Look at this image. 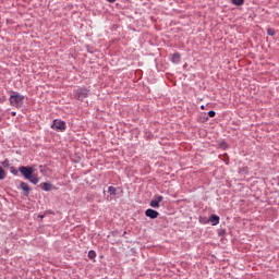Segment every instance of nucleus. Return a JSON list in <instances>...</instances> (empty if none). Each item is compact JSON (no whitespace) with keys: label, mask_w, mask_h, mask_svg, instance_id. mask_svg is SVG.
I'll list each match as a JSON object with an SVG mask.
<instances>
[{"label":"nucleus","mask_w":279,"mask_h":279,"mask_svg":"<svg viewBox=\"0 0 279 279\" xmlns=\"http://www.w3.org/2000/svg\"><path fill=\"white\" fill-rule=\"evenodd\" d=\"M19 171H20V173H22V175H24L25 180H29V182H32V184H38V182L40 181L38 179V175L34 174L33 167L22 166L19 168Z\"/></svg>","instance_id":"1"},{"label":"nucleus","mask_w":279,"mask_h":279,"mask_svg":"<svg viewBox=\"0 0 279 279\" xmlns=\"http://www.w3.org/2000/svg\"><path fill=\"white\" fill-rule=\"evenodd\" d=\"M9 101L11 106L22 108L23 102L25 101V96L21 95L19 92H14L13 95L10 96Z\"/></svg>","instance_id":"2"},{"label":"nucleus","mask_w":279,"mask_h":279,"mask_svg":"<svg viewBox=\"0 0 279 279\" xmlns=\"http://www.w3.org/2000/svg\"><path fill=\"white\" fill-rule=\"evenodd\" d=\"M51 129L57 130V132H64V130H66V122L62 120H54Z\"/></svg>","instance_id":"3"},{"label":"nucleus","mask_w":279,"mask_h":279,"mask_svg":"<svg viewBox=\"0 0 279 279\" xmlns=\"http://www.w3.org/2000/svg\"><path fill=\"white\" fill-rule=\"evenodd\" d=\"M76 95H77V99L83 101L84 99H86V97H88V89L78 88L77 92H76Z\"/></svg>","instance_id":"4"},{"label":"nucleus","mask_w":279,"mask_h":279,"mask_svg":"<svg viewBox=\"0 0 279 279\" xmlns=\"http://www.w3.org/2000/svg\"><path fill=\"white\" fill-rule=\"evenodd\" d=\"M165 197L157 195L155 196V199L150 202L151 208H160V202H162Z\"/></svg>","instance_id":"5"},{"label":"nucleus","mask_w":279,"mask_h":279,"mask_svg":"<svg viewBox=\"0 0 279 279\" xmlns=\"http://www.w3.org/2000/svg\"><path fill=\"white\" fill-rule=\"evenodd\" d=\"M145 215H146V217H149V219H158L159 214L157 210L149 208L145 211Z\"/></svg>","instance_id":"6"},{"label":"nucleus","mask_w":279,"mask_h":279,"mask_svg":"<svg viewBox=\"0 0 279 279\" xmlns=\"http://www.w3.org/2000/svg\"><path fill=\"white\" fill-rule=\"evenodd\" d=\"M22 191H24V195H26V197L29 195V192L32 191V189L29 187V185L25 182H22L20 184Z\"/></svg>","instance_id":"7"},{"label":"nucleus","mask_w":279,"mask_h":279,"mask_svg":"<svg viewBox=\"0 0 279 279\" xmlns=\"http://www.w3.org/2000/svg\"><path fill=\"white\" fill-rule=\"evenodd\" d=\"M209 221H211V225H214V226H219V216H217V215H211V216L209 217Z\"/></svg>","instance_id":"8"},{"label":"nucleus","mask_w":279,"mask_h":279,"mask_svg":"<svg viewBox=\"0 0 279 279\" xmlns=\"http://www.w3.org/2000/svg\"><path fill=\"white\" fill-rule=\"evenodd\" d=\"M180 53L179 52H175V53H173L172 54V62L174 63V64H178V62H180Z\"/></svg>","instance_id":"9"},{"label":"nucleus","mask_w":279,"mask_h":279,"mask_svg":"<svg viewBox=\"0 0 279 279\" xmlns=\"http://www.w3.org/2000/svg\"><path fill=\"white\" fill-rule=\"evenodd\" d=\"M51 189H53L51 183H43V191H51Z\"/></svg>","instance_id":"10"},{"label":"nucleus","mask_w":279,"mask_h":279,"mask_svg":"<svg viewBox=\"0 0 279 279\" xmlns=\"http://www.w3.org/2000/svg\"><path fill=\"white\" fill-rule=\"evenodd\" d=\"M108 193H110V195H117V187H114V186H109V187H108Z\"/></svg>","instance_id":"11"},{"label":"nucleus","mask_w":279,"mask_h":279,"mask_svg":"<svg viewBox=\"0 0 279 279\" xmlns=\"http://www.w3.org/2000/svg\"><path fill=\"white\" fill-rule=\"evenodd\" d=\"M245 0H231V2L233 3V5H243Z\"/></svg>","instance_id":"12"},{"label":"nucleus","mask_w":279,"mask_h":279,"mask_svg":"<svg viewBox=\"0 0 279 279\" xmlns=\"http://www.w3.org/2000/svg\"><path fill=\"white\" fill-rule=\"evenodd\" d=\"M97 257V253H95V251H89L88 252V258H90V260H93V258Z\"/></svg>","instance_id":"13"},{"label":"nucleus","mask_w":279,"mask_h":279,"mask_svg":"<svg viewBox=\"0 0 279 279\" xmlns=\"http://www.w3.org/2000/svg\"><path fill=\"white\" fill-rule=\"evenodd\" d=\"M267 34L268 36H276V31L274 28H268Z\"/></svg>","instance_id":"14"},{"label":"nucleus","mask_w":279,"mask_h":279,"mask_svg":"<svg viewBox=\"0 0 279 279\" xmlns=\"http://www.w3.org/2000/svg\"><path fill=\"white\" fill-rule=\"evenodd\" d=\"M5 178V170L0 167V180H3Z\"/></svg>","instance_id":"15"},{"label":"nucleus","mask_w":279,"mask_h":279,"mask_svg":"<svg viewBox=\"0 0 279 279\" xmlns=\"http://www.w3.org/2000/svg\"><path fill=\"white\" fill-rule=\"evenodd\" d=\"M216 114L217 113L215 111H213V110L208 112V117H210V118L215 117Z\"/></svg>","instance_id":"16"},{"label":"nucleus","mask_w":279,"mask_h":279,"mask_svg":"<svg viewBox=\"0 0 279 279\" xmlns=\"http://www.w3.org/2000/svg\"><path fill=\"white\" fill-rule=\"evenodd\" d=\"M2 165H3V167H9V165H10V161H8V160H4V161L2 162Z\"/></svg>","instance_id":"17"},{"label":"nucleus","mask_w":279,"mask_h":279,"mask_svg":"<svg viewBox=\"0 0 279 279\" xmlns=\"http://www.w3.org/2000/svg\"><path fill=\"white\" fill-rule=\"evenodd\" d=\"M109 1V3H114V1H117V0H108Z\"/></svg>","instance_id":"18"},{"label":"nucleus","mask_w":279,"mask_h":279,"mask_svg":"<svg viewBox=\"0 0 279 279\" xmlns=\"http://www.w3.org/2000/svg\"><path fill=\"white\" fill-rule=\"evenodd\" d=\"M202 110H204V106H201Z\"/></svg>","instance_id":"19"}]
</instances>
